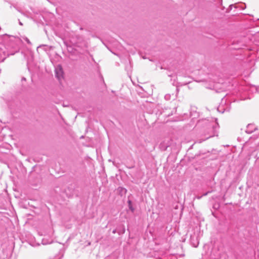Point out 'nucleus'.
Returning a JSON list of instances; mask_svg holds the SVG:
<instances>
[{"label":"nucleus","instance_id":"0eeeda50","mask_svg":"<svg viewBox=\"0 0 259 259\" xmlns=\"http://www.w3.org/2000/svg\"><path fill=\"white\" fill-rule=\"evenodd\" d=\"M115 232H116V230H113V233H115Z\"/></svg>","mask_w":259,"mask_h":259},{"label":"nucleus","instance_id":"423d86ee","mask_svg":"<svg viewBox=\"0 0 259 259\" xmlns=\"http://www.w3.org/2000/svg\"><path fill=\"white\" fill-rule=\"evenodd\" d=\"M19 24H20V25H23V24H22V22H19Z\"/></svg>","mask_w":259,"mask_h":259},{"label":"nucleus","instance_id":"6e6552de","mask_svg":"<svg viewBox=\"0 0 259 259\" xmlns=\"http://www.w3.org/2000/svg\"><path fill=\"white\" fill-rule=\"evenodd\" d=\"M168 146H166L165 147H164V149H165Z\"/></svg>","mask_w":259,"mask_h":259},{"label":"nucleus","instance_id":"f03ea898","mask_svg":"<svg viewBox=\"0 0 259 259\" xmlns=\"http://www.w3.org/2000/svg\"><path fill=\"white\" fill-rule=\"evenodd\" d=\"M56 76L60 80L63 78V71L60 65H58L55 69Z\"/></svg>","mask_w":259,"mask_h":259},{"label":"nucleus","instance_id":"9d476101","mask_svg":"<svg viewBox=\"0 0 259 259\" xmlns=\"http://www.w3.org/2000/svg\"><path fill=\"white\" fill-rule=\"evenodd\" d=\"M165 98H168V97H167V96H165Z\"/></svg>","mask_w":259,"mask_h":259},{"label":"nucleus","instance_id":"f257e3e1","mask_svg":"<svg viewBox=\"0 0 259 259\" xmlns=\"http://www.w3.org/2000/svg\"><path fill=\"white\" fill-rule=\"evenodd\" d=\"M13 53H10L6 48L5 46L0 44V63L3 62L6 58L10 55H13Z\"/></svg>","mask_w":259,"mask_h":259},{"label":"nucleus","instance_id":"39448f33","mask_svg":"<svg viewBox=\"0 0 259 259\" xmlns=\"http://www.w3.org/2000/svg\"><path fill=\"white\" fill-rule=\"evenodd\" d=\"M24 39L28 44H31L30 40H29V39L27 37H25Z\"/></svg>","mask_w":259,"mask_h":259},{"label":"nucleus","instance_id":"20e7f679","mask_svg":"<svg viewBox=\"0 0 259 259\" xmlns=\"http://www.w3.org/2000/svg\"><path fill=\"white\" fill-rule=\"evenodd\" d=\"M218 127H219V124H218V123H216L215 125H213V129L212 130L211 133L210 134L209 136L206 137L205 140L207 139H208V138H209L210 137L214 136L215 135V134H216V133H217L216 131H215V129L217 128H218Z\"/></svg>","mask_w":259,"mask_h":259},{"label":"nucleus","instance_id":"7ed1b4c3","mask_svg":"<svg viewBox=\"0 0 259 259\" xmlns=\"http://www.w3.org/2000/svg\"><path fill=\"white\" fill-rule=\"evenodd\" d=\"M256 126L253 124H248L246 127V132L248 134H251L256 130Z\"/></svg>","mask_w":259,"mask_h":259},{"label":"nucleus","instance_id":"1a4fd4ad","mask_svg":"<svg viewBox=\"0 0 259 259\" xmlns=\"http://www.w3.org/2000/svg\"><path fill=\"white\" fill-rule=\"evenodd\" d=\"M165 98H168V97H167V96H165Z\"/></svg>","mask_w":259,"mask_h":259}]
</instances>
